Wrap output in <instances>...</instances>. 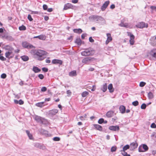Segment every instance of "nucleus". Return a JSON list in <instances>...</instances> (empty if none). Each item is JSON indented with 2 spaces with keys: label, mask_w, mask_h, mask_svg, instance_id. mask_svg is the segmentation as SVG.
I'll use <instances>...</instances> for the list:
<instances>
[{
  "label": "nucleus",
  "mask_w": 156,
  "mask_h": 156,
  "mask_svg": "<svg viewBox=\"0 0 156 156\" xmlns=\"http://www.w3.org/2000/svg\"><path fill=\"white\" fill-rule=\"evenodd\" d=\"M47 52L42 50H35L34 51V57L37 60L42 61L45 58L44 56L47 54Z\"/></svg>",
  "instance_id": "nucleus-1"
},
{
  "label": "nucleus",
  "mask_w": 156,
  "mask_h": 156,
  "mask_svg": "<svg viewBox=\"0 0 156 156\" xmlns=\"http://www.w3.org/2000/svg\"><path fill=\"white\" fill-rule=\"evenodd\" d=\"M94 52V51L90 48L85 49V50L81 53L82 55L87 56L92 55Z\"/></svg>",
  "instance_id": "nucleus-2"
},
{
  "label": "nucleus",
  "mask_w": 156,
  "mask_h": 156,
  "mask_svg": "<svg viewBox=\"0 0 156 156\" xmlns=\"http://www.w3.org/2000/svg\"><path fill=\"white\" fill-rule=\"evenodd\" d=\"M148 149V147L145 144H142L140 145L138 147V151L140 152L146 151Z\"/></svg>",
  "instance_id": "nucleus-3"
},
{
  "label": "nucleus",
  "mask_w": 156,
  "mask_h": 156,
  "mask_svg": "<svg viewBox=\"0 0 156 156\" xmlns=\"http://www.w3.org/2000/svg\"><path fill=\"white\" fill-rule=\"evenodd\" d=\"M34 119L37 122L42 124H45L46 122V120L45 119L38 116H35Z\"/></svg>",
  "instance_id": "nucleus-4"
},
{
  "label": "nucleus",
  "mask_w": 156,
  "mask_h": 156,
  "mask_svg": "<svg viewBox=\"0 0 156 156\" xmlns=\"http://www.w3.org/2000/svg\"><path fill=\"white\" fill-rule=\"evenodd\" d=\"M89 18L94 21H97L99 20H104V18L101 17L97 16H91Z\"/></svg>",
  "instance_id": "nucleus-5"
},
{
  "label": "nucleus",
  "mask_w": 156,
  "mask_h": 156,
  "mask_svg": "<svg viewBox=\"0 0 156 156\" xmlns=\"http://www.w3.org/2000/svg\"><path fill=\"white\" fill-rule=\"evenodd\" d=\"M127 35L130 37L129 42L131 45H133L134 43V39L135 38L134 36L129 32H127Z\"/></svg>",
  "instance_id": "nucleus-6"
},
{
  "label": "nucleus",
  "mask_w": 156,
  "mask_h": 156,
  "mask_svg": "<svg viewBox=\"0 0 156 156\" xmlns=\"http://www.w3.org/2000/svg\"><path fill=\"white\" fill-rule=\"evenodd\" d=\"M22 45L23 47L25 48H35L33 45L26 41L23 42Z\"/></svg>",
  "instance_id": "nucleus-7"
},
{
  "label": "nucleus",
  "mask_w": 156,
  "mask_h": 156,
  "mask_svg": "<svg viewBox=\"0 0 156 156\" xmlns=\"http://www.w3.org/2000/svg\"><path fill=\"white\" fill-rule=\"evenodd\" d=\"M136 26L137 28H142L145 27L147 28L148 27V25L147 24H145L144 22H141L136 25Z\"/></svg>",
  "instance_id": "nucleus-8"
},
{
  "label": "nucleus",
  "mask_w": 156,
  "mask_h": 156,
  "mask_svg": "<svg viewBox=\"0 0 156 156\" xmlns=\"http://www.w3.org/2000/svg\"><path fill=\"white\" fill-rule=\"evenodd\" d=\"M129 146L130 149L132 150H133L137 147L138 144L136 142H135L131 143Z\"/></svg>",
  "instance_id": "nucleus-9"
},
{
  "label": "nucleus",
  "mask_w": 156,
  "mask_h": 156,
  "mask_svg": "<svg viewBox=\"0 0 156 156\" xmlns=\"http://www.w3.org/2000/svg\"><path fill=\"white\" fill-rule=\"evenodd\" d=\"M73 6L70 3H67L64 5L63 10H66L69 9H73Z\"/></svg>",
  "instance_id": "nucleus-10"
},
{
  "label": "nucleus",
  "mask_w": 156,
  "mask_h": 156,
  "mask_svg": "<svg viewBox=\"0 0 156 156\" xmlns=\"http://www.w3.org/2000/svg\"><path fill=\"white\" fill-rule=\"evenodd\" d=\"M110 3V2L109 1H106L103 5L101 7V9L102 11H104L105 9L107 8L108 6V5Z\"/></svg>",
  "instance_id": "nucleus-11"
},
{
  "label": "nucleus",
  "mask_w": 156,
  "mask_h": 156,
  "mask_svg": "<svg viewBox=\"0 0 156 156\" xmlns=\"http://www.w3.org/2000/svg\"><path fill=\"white\" fill-rule=\"evenodd\" d=\"M52 63L53 64H59L61 65L62 63V61L61 60L55 59L52 60Z\"/></svg>",
  "instance_id": "nucleus-12"
},
{
  "label": "nucleus",
  "mask_w": 156,
  "mask_h": 156,
  "mask_svg": "<svg viewBox=\"0 0 156 156\" xmlns=\"http://www.w3.org/2000/svg\"><path fill=\"white\" fill-rule=\"evenodd\" d=\"M93 59V58L90 57H86L83 59L82 62L83 63H87L89 61L92 60Z\"/></svg>",
  "instance_id": "nucleus-13"
},
{
  "label": "nucleus",
  "mask_w": 156,
  "mask_h": 156,
  "mask_svg": "<svg viewBox=\"0 0 156 156\" xmlns=\"http://www.w3.org/2000/svg\"><path fill=\"white\" fill-rule=\"evenodd\" d=\"M114 114V111L110 110L107 112L106 115L108 118H111L113 116Z\"/></svg>",
  "instance_id": "nucleus-14"
},
{
  "label": "nucleus",
  "mask_w": 156,
  "mask_h": 156,
  "mask_svg": "<svg viewBox=\"0 0 156 156\" xmlns=\"http://www.w3.org/2000/svg\"><path fill=\"white\" fill-rule=\"evenodd\" d=\"M109 129L110 130L115 131L119 130V128L118 126H111L109 127Z\"/></svg>",
  "instance_id": "nucleus-15"
},
{
  "label": "nucleus",
  "mask_w": 156,
  "mask_h": 156,
  "mask_svg": "<svg viewBox=\"0 0 156 156\" xmlns=\"http://www.w3.org/2000/svg\"><path fill=\"white\" fill-rule=\"evenodd\" d=\"M150 54L152 57L156 58V49L151 50L150 52Z\"/></svg>",
  "instance_id": "nucleus-16"
},
{
  "label": "nucleus",
  "mask_w": 156,
  "mask_h": 156,
  "mask_svg": "<svg viewBox=\"0 0 156 156\" xmlns=\"http://www.w3.org/2000/svg\"><path fill=\"white\" fill-rule=\"evenodd\" d=\"M58 111L57 109H53L50 110L49 112V114L50 115H55L58 113Z\"/></svg>",
  "instance_id": "nucleus-17"
},
{
  "label": "nucleus",
  "mask_w": 156,
  "mask_h": 156,
  "mask_svg": "<svg viewBox=\"0 0 156 156\" xmlns=\"http://www.w3.org/2000/svg\"><path fill=\"white\" fill-rule=\"evenodd\" d=\"M107 38L106 41V44H108L109 42L111 41L112 39L110 34L108 33L107 34Z\"/></svg>",
  "instance_id": "nucleus-18"
},
{
  "label": "nucleus",
  "mask_w": 156,
  "mask_h": 156,
  "mask_svg": "<svg viewBox=\"0 0 156 156\" xmlns=\"http://www.w3.org/2000/svg\"><path fill=\"white\" fill-rule=\"evenodd\" d=\"M34 38H38L40 40H44L46 39V36L45 35H41L39 36L34 37Z\"/></svg>",
  "instance_id": "nucleus-19"
},
{
  "label": "nucleus",
  "mask_w": 156,
  "mask_h": 156,
  "mask_svg": "<svg viewBox=\"0 0 156 156\" xmlns=\"http://www.w3.org/2000/svg\"><path fill=\"white\" fill-rule=\"evenodd\" d=\"M107 84L105 83L104 84L101 88V90L103 92H105L107 90Z\"/></svg>",
  "instance_id": "nucleus-20"
},
{
  "label": "nucleus",
  "mask_w": 156,
  "mask_h": 156,
  "mask_svg": "<svg viewBox=\"0 0 156 156\" xmlns=\"http://www.w3.org/2000/svg\"><path fill=\"white\" fill-rule=\"evenodd\" d=\"M108 89L110 93H112L114 92V89L113 87L112 84L110 83L108 86Z\"/></svg>",
  "instance_id": "nucleus-21"
},
{
  "label": "nucleus",
  "mask_w": 156,
  "mask_h": 156,
  "mask_svg": "<svg viewBox=\"0 0 156 156\" xmlns=\"http://www.w3.org/2000/svg\"><path fill=\"white\" fill-rule=\"evenodd\" d=\"M119 110L122 113H124L126 111V108L123 105H121L119 107Z\"/></svg>",
  "instance_id": "nucleus-22"
},
{
  "label": "nucleus",
  "mask_w": 156,
  "mask_h": 156,
  "mask_svg": "<svg viewBox=\"0 0 156 156\" xmlns=\"http://www.w3.org/2000/svg\"><path fill=\"white\" fill-rule=\"evenodd\" d=\"M94 126L97 129L100 131L102 130V128L101 126L98 124H94Z\"/></svg>",
  "instance_id": "nucleus-23"
},
{
  "label": "nucleus",
  "mask_w": 156,
  "mask_h": 156,
  "mask_svg": "<svg viewBox=\"0 0 156 156\" xmlns=\"http://www.w3.org/2000/svg\"><path fill=\"white\" fill-rule=\"evenodd\" d=\"M12 52L11 51H8L6 52L5 53V56L7 58H12L13 56H10V55L12 54Z\"/></svg>",
  "instance_id": "nucleus-24"
},
{
  "label": "nucleus",
  "mask_w": 156,
  "mask_h": 156,
  "mask_svg": "<svg viewBox=\"0 0 156 156\" xmlns=\"http://www.w3.org/2000/svg\"><path fill=\"white\" fill-rule=\"evenodd\" d=\"M77 75L76 71V70H73L69 73V75L71 76H75Z\"/></svg>",
  "instance_id": "nucleus-25"
},
{
  "label": "nucleus",
  "mask_w": 156,
  "mask_h": 156,
  "mask_svg": "<svg viewBox=\"0 0 156 156\" xmlns=\"http://www.w3.org/2000/svg\"><path fill=\"white\" fill-rule=\"evenodd\" d=\"M33 70L35 73H37L41 71V69H39L37 67L34 66L33 68Z\"/></svg>",
  "instance_id": "nucleus-26"
},
{
  "label": "nucleus",
  "mask_w": 156,
  "mask_h": 156,
  "mask_svg": "<svg viewBox=\"0 0 156 156\" xmlns=\"http://www.w3.org/2000/svg\"><path fill=\"white\" fill-rule=\"evenodd\" d=\"M73 31L74 33L78 34H80L83 32L82 30L80 28L74 29L73 30Z\"/></svg>",
  "instance_id": "nucleus-27"
},
{
  "label": "nucleus",
  "mask_w": 156,
  "mask_h": 156,
  "mask_svg": "<svg viewBox=\"0 0 156 156\" xmlns=\"http://www.w3.org/2000/svg\"><path fill=\"white\" fill-rule=\"evenodd\" d=\"M119 25L122 27H128V24L127 23H124L123 21L122 20L121 21V23L119 24Z\"/></svg>",
  "instance_id": "nucleus-28"
},
{
  "label": "nucleus",
  "mask_w": 156,
  "mask_h": 156,
  "mask_svg": "<svg viewBox=\"0 0 156 156\" xmlns=\"http://www.w3.org/2000/svg\"><path fill=\"white\" fill-rule=\"evenodd\" d=\"M75 43L78 45H80L81 44V40L80 38H77L75 41Z\"/></svg>",
  "instance_id": "nucleus-29"
},
{
  "label": "nucleus",
  "mask_w": 156,
  "mask_h": 156,
  "mask_svg": "<svg viewBox=\"0 0 156 156\" xmlns=\"http://www.w3.org/2000/svg\"><path fill=\"white\" fill-rule=\"evenodd\" d=\"M26 133L30 139L32 140L33 139V137L32 134L30 133V132L28 130H26Z\"/></svg>",
  "instance_id": "nucleus-30"
},
{
  "label": "nucleus",
  "mask_w": 156,
  "mask_h": 156,
  "mask_svg": "<svg viewBox=\"0 0 156 156\" xmlns=\"http://www.w3.org/2000/svg\"><path fill=\"white\" fill-rule=\"evenodd\" d=\"M129 148L130 147L129 145H126L123 147V149L122 150H121V151L122 152V151H125L129 149Z\"/></svg>",
  "instance_id": "nucleus-31"
},
{
  "label": "nucleus",
  "mask_w": 156,
  "mask_h": 156,
  "mask_svg": "<svg viewBox=\"0 0 156 156\" xmlns=\"http://www.w3.org/2000/svg\"><path fill=\"white\" fill-rule=\"evenodd\" d=\"M21 59L24 61H26L29 59V58L27 56L24 55L21 57Z\"/></svg>",
  "instance_id": "nucleus-32"
},
{
  "label": "nucleus",
  "mask_w": 156,
  "mask_h": 156,
  "mask_svg": "<svg viewBox=\"0 0 156 156\" xmlns=\"http://www.w3.org/2000/svg\"><path fill=\"white\" fill-rule=\"evenodd\" d=\"M87 118V115L85 114L83 115L80 116V119L82 121L85 120Z\"/></svg>",
  "instance_id": "nucleus-33"
},
{
  "label": "nucleus",
  "mask_w": 156,
  "mask_h": 156,
  "mask_svg": "<svg viewBox=\"0 0 156 156\" xmlns=\"http://www.w3.org/2000/svg\"><path fill=\"white\" fill-rule=\"evenodd\" d=\"M44 102H39L36 104V105L37 107H42L43 106Z\"/></svg>",
  "instance_id": "nucleus-34"
},
{
  "label": "nucleus",
  "mask_w": 156,
  "mask_h": 156,
  "mask_svg": "<svg viewBox=\"0 0 156 156\" xmlns=\"http://www.w3.org/2000/svg\"><path fill=\"white\" fill-rule=\"evenodd\" d=\"M19 29L20 30H26V28L25 26L22 25L21 26L19 27Z\"/></svg>",
  "instance_id": "nucleus-35"
},
{
  "label": "nucleus",
  "mask_w": 156,
  "mask_h": 156,
  "mask_svg": "<svg viewBox=\"0 0 156 156\" xmlns=\"http://www.w3.org/2000/svg\"><path fill=\"white\" fill-rule=\"evenodd\" d=\"M88 94L89 93L88 92L85 91L82 92L81 95L82 97H84L88 95Z\"/></svg>",
  "instance_id": "nucleus-36"
},
{
  "label": "nucleus",
  "mask_w": 156,
  "mask_h": 156,
  "mask_svg": "<svg viewBox=\"0 0 156 156\" xmlns=\"http://www.w3.org/2000/svg\"><path fill=\"white\" fill-rule=\"evenodd\" d=\"M148 97L149 99H151L153 98V95L152 93L150 92H149L148 94Z\"/></svg>",
  "instance_id": "nucleus-37"
},
{
  "label": "nucleus",
  "mask_w": 156,
  "mask_h": 156,
  "mask_svg": "<svg viewBox=\"0 0 156 156\" xmlns=\"http://www.w3.org/2000/svg\"><path fill=\"white\" fill-rule=\"evenodd\" d=\"M5 49L11 51L13 49L9 45H6L5 46Z\"/></svg>",
  "instance_id": "nucleus-38"
},
{
  "label": "nucleus",
  "mask_w": 156,
  "mask_h": 156,
  "mask_svg": "<svg viewBox=\"0 0 156 156\" xmlns=\"http://www.w3.org/2000/svg\"><path fill=\"white\" fill-rule=\"evenodd\" d=\"M146 84V83L144 82H141L140 83L139 86L140 87H144Z\"/></svg>",
  "instance_id": "nucleus-39"
},
{
  "label": "nucleus",
  "mask_w": 156,
  "mask_h": 156,
  "mask_svg": "<svg viewBox=\"0 0 156 156\" xmlns=\"http://www.w3.org/2000/svg\"><path fill=\"white\" fill-rule=\"evenodd\" d=\"M132 105L134 106H137L139 104V102L138 101H133L132 103Z\"/></svg>",
  "instance_id": "nucleus-40"
},
{
  "label": "nucleus",
  "mask_w": 156,
  "mask_h": 156,
  "mask_svg": "<svg viewBox=\"0 0 156 156\" xmlns=\"http://www.w3.org/2000/svg\"><path fill=\"white\" fill-rule=\"evenodd\" d=\"M60 138L58 137H55L53 138V140L54 141H59Z\"/></svg>",
  "instance_id": "nucleus-41"
},
{
  "label": "nucleus",
  "mask_w": 156,
  "mask_h": 156,
  "mask_svg": "<svg viewBox=\"0 0 156 156\" xmlns=\"http://www.w3.org/2000/svg\"><path fill=\"white\" fill-rule=\"evenodd\" d=\"M116 146H113L111 148V151L112 152H115L116 151Z\"/></svg>",
  "instance_id": "nucleus-42"
},
{
  "label": "nucleus",
  "mask_w": 156,
  "mask_h": 156,
  "mask_svg": "<svg viewBox=\"0 0 156 156\" xmlns=\"http://www.w3.org/2000/svg\"><path fill=\"white\" fill-rule=\"evenodd\" d=\"M104 122V119L103 118L100 119L98 121V123L100 124H102Z\"/></svg>",
  "instance_id": "nucleus-43"
},
{
  "label": "nucleus",
  "mask_w": 156,
  "mask_h": 156,
  "mask_svg": "<svg viewBox=\"0 0 156 156\" xmlns=\"http://www.w3.org/2000/svg\"><path fill=\"white\" fill-rule=\"evenodd\" d=\"M41 145V144H40L39 143H35L34 144V146L35 147H36L40 148Z\"/></svg>",
  "instance_id": "nucleus-44"
},
{
  "label": "nucleus",
  "mask_w": 156,
  "mask_h": 156,
  "mask_svg": "<svg viewBox=\"0 0 156 156\" xmlns=\"http://www.w3.org/2000/svg\"><path fill=\"white\" fill-rule=\"evenodd\" d=\"M47 89L46 87H42L41 89V91L42 92H45L47 90Z\"/></svg>",
  "instance_id": "nucleus-45"
},
{
  "label": "nucleus",
  "mask_w": 156,
  "mask_h": 156,
  "mask_svg": "<svg viewBox=\"0 0 156 156\" xmlns=\"http://www.w3.org/2000/svg\"><path fill=\"white\" fill-rule=\"evenodd\" d=\"M146 105L144 103H143L141 105V108L142 109H145L146 108Z\"/></svg>",
  "instance_id": "nucleus-46"
},
{
  "label": "nucleus",
  "mask_w": 156,
  "mask_h": 156,
  "mask_svg": "<svg viewBox=\"0 0 156 156\" xmlns=\"http://www.w3.org/2000/svg\"><path fill=\"white\" fill-rule=\"evenodd\" d=\"M38 77L41 80H42L44 79V76L42 74H39L38 75Z\"/></svg>",
  "instance_id": "nucleus-47"
},
{
  "label": "nucleus",
  "mask_w": 156,
  "mask_h": 156,
  "mask_svg": "<svg viewBox=\"0 0 156 156\" xmlns=\"http://www.w3.org/2000/svg\"><path fill=\"white\" fill-rule=\"evenodd\" d=\"M27 18L30 21H32L33 20V19L32 18L30 14H29L28 15Z\"/></svg>",
  "instance_id": "nucleus-48"
},
{
  "label": "nucleus",
  "mask_w": 156,
  "mask_h": 156,
  "mask_svg": "<svg viewBox=\"0 0 156 156\" xmlns=\"http://www.w3.org/2000/svg\"><path fill=\"white\" fill-rule=\"evenodd\" d=\"M6 77V75L5 73H3L1 75V78L3 79L5 78Z\"/></svg>",
  "instance_id": "nucleus-49"
},
{
  "label": "nucleus",
  "mask_w": 156,
  "mask_h": 156,
  "mask_svg": "<svg viewBox=\"0 0 156 156\" xmlns=\"http://www.w3.org/2000/svg\"><path fill=\"white\" fill-rule=\"evenodd\" d=\"M39 148L42 149L43 150H45L46 149V147L45 146L41 144L40 145V147Z\"/></svg>",
  "instance_id": "nucleus-50"
},
{
  "label": "nucleus",
  "mask_w": 156,
  "mask_h": 156,
  "mask_svg": "<svg viewBox=\"0 0 156 156\" xmlns=\"http://www.w3.org/2000/svg\"><path fill=\"white\" fill-rule=\"evenodd\" d=\"M150 8L152 10L156 11V6H151L150 7Z\"/></svg>",
  "instance_id": "nucleus-51"
},
{
  "label": "nucleus",
  "mask_w": 156,
  "mask_h": 156,
  "mask_svg": "<svg viewBox=\"0 0 156 156\" xmlns=\"http://www.w3.org/2000/svg\"><path fill=\"white\" fill-rule=\"evenodd\" d=\"M43 8L44 10L47 9L48 6L44 4L43 5Z\"/></svg>",
  "instance_id": "nucleus-52"
},
{
  "label": "nucleus",
  "mask_w": 156,
  "mask_h": 156,
  "mask_svg": "<svg viewBox=\"0 0 156 156\" xmlns=\"http://www.w3.org/2000/svg\"><path fill=\"white\" fill-rule=\"evenodd\" d=\"M42 71L44 72H47L48 71V69L45 67L42 68Z\"/></svg>",
  "instance_id": "nucleus-53"
},
{
  "label": "nucleus",
  "mask_w": 156,
  "mask_h": 156,
  "mask_svg": "<svg viewBox=\"0 0 156 156\" xmlns=\"http://www.w3.org/2000/svg\"><path fill=\"white\" fill-rule=\"evenodd\" d=\"M0 59L2 61L6 60V59L3 56H0Z\"/></svg>",
  "instance_id": "nucleus-54"
},
{
  "label": "nucleus",
  "mask_w": 156,
  "mask_h": 156,
  "mask_svg": "<svg viewBox=\"0 0 156 156\" xmlns=\"http://www.w3.org/2000/svg\"><path fill=\"white\" fill-rule=\"evenodd\" d=\"M151 127L152 128H156V125L154 123H152L151 126Z\"/></svg>",
  "instance_id": "nucleus-55"
},
{
  "label": "nucleus",
  "mask_w": 156,
  "mask_h": 156,
  "mask_svg": "<svg viewBox=\"0 0 156 156\" xmlns=\"http://www.w3.org/2000/svg\"><path fill=\"white\" fill-rule=\"evenodd\" d=\"M24 102L22 100L20 99L19 101V104L20 105L23 104Z\"/></svg>",
  "instance_id": "nucleus-56"
},
{
  "label": "nucleus",
  "mask_w": 156,
  "mask_h": 156,
  "mask_svg": "<svg viewBox=\"0 0 156 156\" xmlns=\"http://www.w3.org/2000/svg\"><path fill=\"white\" fill-rule=\"evenodd\" d=\"M89 41L90 42H94V40L91 37H90L89 38Z\"/></svg>",
  "instance_id": "nucleus-57"
},
{
  "label": "nucleus",
  "mask_w": 156,
  "mask_h": 156,
  "mask_svg": "<svg viewBox=\"0 0 156 156\" xmlns=\"http://www.w3.org/2000/svg\"><path fill=\"white\" fill-rule=\"evenodd\" d=\"M86 34H83L81 35V38L82 39H84L85 37L86 36Z\"/></svg>",
  "instance_id": "nucleus-58"
},
{
  "label": "nucleus",
  "mask_w": 156,
  "mask_h": 156,
  "mask_svg": "<svg viewBox=\"0 0 156 156\" xmlns=\"http://www.w3.org/2000/svg\"><path fill=\"white\" fill-rule=\"evenodd\" d=\"M93 88L91 89L92 91H94L96 89V86L95 85H94L92 86Z\"/></svg>",
  "instance_id": "nucleus-59"
},
{
  "label": "nucleus",
  "mask_w": 156,
  "mask_h": 156,
  "mask_svg": "<svg viewBox=\"0 0 156 156\" xmlns=\"http://www.w3.org/2000/svg\"><path fill=\"white\" fill-rule=\"evenodd\" d=\"M121 152L122 153V154L124 156H125L127 154V153L125 151H122V152Z\"/></svg>",
  "instance_id": "nucleus-60"
},
{
  "label": "nucleus",
  "mask_w": 156,
  "mask_h": 156,
  "mask_svg": "<svg viewBox=\"0 0 156 156\" xmlns=\"http://www.w3.org/2000/svg\"><path fill=\"white\" fill-rule=\"evenodd\" d=\"M110 8L111 9H113L115 8V5L114 4H112L110 6Z\"/></svg>",
  "instance_id": "nucleus-61"
},
{
  "label": "nucleus",
  "mask_w": 156,
  "mask_h": 156,
  "mask_svg": "<svg viewBox=\"0 0 156 156\" xmlns=\"http://www.w3.org/2000/svg\"><path fill=\"white\" fill-rule=\"evenodd\" d=\"M78 0H72V2L73 3H77Z\"/></svg>",
  "instance_id": "nucleus-62"
},
{
  "label": "nucleus",
  "mask_w": 156,
  "mask_h": 156,
  "mask_svg": "<svg viewBox=\"0 0 156 156\" xmlns=\"http://www.w3.org/2000/svg\"><path fill=\"white\" fill-rule=\"evenodd\" d=\"M53 11V9L52 8H49L47 9V11L49 12H51Z\"/></svg>",
  "instance_id": "nucleus-63"
},
{
  "label": "nucleus",
  "mask_w": 156,
  "mask_h": 156,
  "mask_svg": "<svg viewBox=\"0 0 156 156\" xmlns=\"http://www.w3.org/2000/svg\"><path fill=\"white\" fill-rule=\"evenodd\" d=\"M67 93L69 94V95H70L72 93L71 92V91H70V90H68L67 91Z\"/></svg>",
  "instance_id": "nucleus-64"
}]
</instances>
